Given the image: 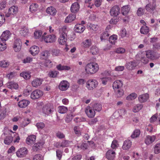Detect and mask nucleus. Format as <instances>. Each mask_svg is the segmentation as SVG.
I'll list each match as a JSON object with an SVG mask.
<instances>
[{
	"label": "nucleus",
	"mask_w": 160,
	"mask_h": 160,
	"mask_svg": "<svg viewBox=\"0 0 160 160\" xmlns=\"http://www.w3.org/2000/svg\"><path fill=\"white\" fill-rule=\"evenodd\" d=\"M99 69L98 64L95 62H91L87 64L85 67V71L88 74L92 75L96 73Z\"/></svg>",
	"instance_id": "f257e3e1"
},
{
	"label": "nucleus",
	"mask_w": 160,
	"mask_h": 160,
	"mask_svg": "<svg viewBox=\"0 0 160 160\" xmlns=\"http://www.w3.org/2000/svg\"><path fill=\"white\" fill-rule=\"evenodd\" d=\"M67 27L64 26L59 28V38L58 39L59 43L61 45H64L67 41Z\"/></svg>",
	"instance_id": "f03ea898"
},
{
	"label": "nucleus",
	"mask_w": 160,
	"mask_h": 160,
	"mask_svg": "<svg viewBox=\"0 0 160 160\" xmlns=\"http://www.w3.org/2000/svg\"><path fill=\"white\" fill-rule=\"evenodd\" d=\"M145 55L148 58L151 60L157 59L160 56V54L152 50L146 51Z\"/></svg>",
	"instance_id": "7ed1b4c3"
},
{
	"label": "nucleus",
	"mask_w": 160,
	"mask_h": 160,
	"mask_svg": "<svg viewBox=\"0 0 160 160\" xmlns=\"http://www.w3.org/2000/svg\"><path fill=\"white\" fill-rule=\"evenodd\" d=\"M54 111V106L52 104L48 103L44 106L42 108V112L46 115H49L53 113Z\"/></svg>",
	"instance_id": "20e7f679"
},
{
	"label": "nucleus",
	"mask_w": 160,
	"mask_h": 160,
	"mask_svg": "<svg viewBox=\"0 0 160 160\" xmlns=\"http://www.w3.org/2000/svg\"><path fill=\"white\" fill-rule=\"evenodd\" d=\"M98 82L95 79L89 80L86 83V87L89 90H92L98 86Z\"/></svg>",
	"instance_id": "39448f33"
},
{
	"label": "nucleus",
	"mask_w": 160,
	"mask_h": 160,
	"mask_svg": "<svg viewBox=\"0 0 160 160\" xmlns=\"http://www.w3.org/2000/svg\"><path fill=\"white\" fill-rule=\"evenodd\" d=\"M120 8L118 5L113 6L110 10V15L113 17H117L120 13Z\"/></svg>",
	"instance_id": "423d86ee"
},
{
	"label": "nucleus",
	"mask_w": 160,
	"mask_h": 160,
	"mask_svg": "<svg viewBox=\"0 0 160 160\" xmlns=\"http://www.w3.org/2000/svg\"><path fill=\"white\" fill-rule=\"evenodd\" d=\"M43 94V92L39 89L33 91L31 94L30 97L32 99H38L41 97Z\"/></svg>",
	"instance_id": "0eeeda50"
},
{
	"label": "nucleus",
	"mask_w": 160,
	"mask_h": 160,
	"mask_svg": "<svg viewBox=\"0 0 160 160\" xmlns=\"http://www.w3.org/2000/svg\"><path fill=\"white\" fill-rule=\"evenodd\" d=\"M156 0H152V2L146 5L145 8L147 11L152 13L156 8Z\"/></svg>",
	"instance_id": "6e6552de"
},
{
	"label": "nucleus",
	"mask_w": 160,
	"mask_h": 160,
	"mask_svg": "<svg viewBox=\"0 0 160 160\" xmlns=\"http://www.w3.org/2000/svg\"><path fill=\"white\" fill-rule=\"evenodd\" d=\"M42 39L45 42L47 43H51L55 41L56 36L53 34L48 35L46 36H42Z\"/></svg>",
	"instance_id": "1a4fd4ad"
},
{
	"label": "nucleus",
	"mask_w": 160,
	"mask_h": 160,
	"mask_svg": "<svg viewBox=\"0 0 160 160\" xmlns=\"http://www.w3.org/2000/svg\"><path fill=\"white\" fill-rule=\"evenodd\" d=\"M11 33L8 30H6L3 32L0 37L1 41L6 42L10 37Z\"/></svg>",
	"instance_id": "9d476101"
},
{
	"label": "nucleus",
	"mask_w": 160,
	"mask_h": 160,
	"mask_svg": "<svg viewBox=\"0 0 160 160\" xmlns=\"http://www.w3.org/2000/svg\"><path fill=\"white\" fill-rule=\"evenodd\" d=\"M28 150L26 148L24 147L19 149L16 152L17 156L19 158H23L27 154Z\"/></svg>",
	"instance_id": "9b49d317"
},
{
	"label": "nucleus",
	"mask_w": 160,
	"mask_h": 160,
	"mask_svg": "<svg viewBox=\"0 0 160 160\" xmlns=\"http://www.w3.org/2000/svg\"><path fill=\"white\" fill-rule=\"evenodd\" d=\"M22 42L20 39H16L13 44V47L15 52H18L20 50L22 47Z\"/></svg>",
	"instance_id": "f8f14e48"
},
{
	"label": "nucleus",
	"mask_w": 160,
	"mask_h": 160,
	"mask_svg": "<svg viewBox=\"0 0 160 160\" xmlns=\"http://www.w3.org/2000/svg\"><path fill=\"white\" fill-rule=\"evenodd\" d=\"M85 112L89 118H93L95 115V111L92 107L88 106L85 109Z\"/></svg>",
	"instance_id": "ddd939ff"
},
{
	"label": "nucleus",
	"mask_w": 160,
	"mask_h": 160,
	"mask_svg": "<svg viewBox=\"0 0 160 160\" xmlns=\"http://www.w3.org/2000/svg\"><path fill=\"white\" fill-rule=\"evenodd\" d=\"M123 83L122 81L119 80H117L112 84V87L114 90L116 91L117 89L122 88Z\"/></svg>",
	"instance_id": "4468645a"
},
{
	"label": "nucleus",
	"mask_w": 160,
	"mask_h": 160,
	"mask_svg": "<svg viewBox=\"0 0 160 160\" xmlns=\"http://www.w3.org/2000/svg\"><path fill=\"white\" fill-rule=\"evenodd\" d=\"M115 152L112 150L110 149L107 152L106 157L109 160H113L115 157Z\"/></svg>",
	"instance_id": "2eb2a0df"
},
{
	"label": "nucleus",
	"mask_w": 160,
	"mask_h": 160,
	"mask_svg": "<svg viewBox=\"0 0 160 160\" xmlns=\"http://www.w3.org/2000/svg\"><path fill=\"white\" fill-rule=\"evenodd\" d=\"M69 87V83L66 81L61 82L59 85V89L62 91H65Z\"/></svg>",
	"instance_id": "dca6fc26"
},
{
	"label": "nucleus",
	"mask_w": 160,
	"mask_h": 160,
	"mask_svg": "<svg viewBox=\"0 0 160 160\" xmlns=\"http://www.w3.org/2000/svg\"><path fill=\"white\" fill-rule=\"evenodd\" d=\"M36 139V136L32 135L29 136L26 140V143L28 145H32L34 143Z\"/></svg>",
	"instance_id": "f3484780"
},
{
	"label": "nucleus",
	"mask_w": 160,
	"mask_h": 160,
	"mask_svg": "<svg viewBox=\"0 0 160 160\" xmlns=\"http://www.w3.org/2000/svg\"><path fill=\"white\" fill-rule=\"evenodd\" d=\"M39 51V48L35 45L32 46L31 47L29 50V52L33 56L37 54L38 53Z\"/></svg>",
	"instance_id": "a211bd4d"
},
{
	"label": "nucleus",
	"mask_w": 160,
	"mask_h": 160,
	"mask_svg": "<svg viewBox=\"0 0 160 160\" xmlns=\"http://www.w3.org/2000/svg\"><path fill=\"white\" fill-rule=\"evenodd\" d=\"M156 138L154 136H147L145 140V142L147 145H148L154 142Z\"/></svg>",
	"instance_id": "6ab92c4d"
},
{
	"label": "nucleus",
	"mask_w": 160,
	"mask_h": 160,
	"mask_svg": "<svg viewBox=\"0 0 160 160\" xmlns=\"http://www.w3.org/2000/svg\"><path fill=\"white\" fill-rule=\"evenodd\" d=\"M80 6L78 2H75L72 5L70 10L72 12L74 13L77 12L79 10Z\"/></svg>",
	"instance_id": "aec40b11"
},
{
	"label": "nucleus",
	"mask_w": 160,
	"mask_h": 160,
	"mask_svg": "<svg viewBox=\"0 0 160 160\" xmlns=\"http://www.w3.org/2000/svg\"><path fill=\"white\" fill-rule=\"evenodd\" d=\"M131 141L129 139H127L124 141L122 148L123 150H128L131 147Z\"/></svg>",
	"instance_id": "412c9836"
},
{
	"label": "nucleus",
	"mask_w": 160,
	"mask_h": 160,
	"mask_svg": "<svg viewBox=\"0 0 160 160\" xmlns=\"http://www.w3.org/2000/svg\"><path fill=\"white\" fill-rule=\"evenodd\" d=\"M30 103V102L26 99L20 100L18 103V106L20 108H25Z\"/></svg>",
	"instance_id": "4be33fe9"
},
{
	"label": "nucleus",
	"mask_w": 160,
	"mask_h": 160,
	"mask_svg": "<svg viewBox=\"0 0 160 160\" xmlns=\"http://www.w3.org/2000/svg\"><path fill=\"white\" fill-rule=\"evenodd\" d=\"M136 66V63L134 61L128 62L126 64V68L129 70H132L134 69Z\"/></svg>",
	"instance_id": "5701e85b"
},
{
	"label": "nucleus",
	"mask_w": 160,
	"mask_h": 160,
	"mask_svg": "<svg viewBox=\"0 0 160 160\" xmlns=\"http://www.w3.org/2000/svg\"><path fill=\"white\" fill-rule=\"evenodd\" d=\"M7 87L11 89H17L18 88V84L14 82H10L7 83Z\"/></svg>",
	"instance_id": "b1692460"
},
{
	"label": "nucleus",
	"mask_w": 160,
	"mask_h": 160,
	"mask_svg": "<svg viewBox=\"0 0 160 160\" xmlns=\"http://www.w3.org/2000/svg\"><path fill=\"white\" fill-rule=\"evenodd\" d=\"M75 31L76 32L82 33L85 29V27L82 24H77L75 27Z\"/></svg>",
	"instance_id": "393cba45"
},
{
	"label": "nucleus",
	"mask_w": 160,
	"mask_h": 160,
	"mask_svg": "<svg viewBox=\"0 0 160 160\" xmlns=\"http://www.w3.org/2000/svg\"><path fill=\"white\" fill-rule=\"evenodd\" d=\"M148 98V93H145L140 95L138 98L139 102L143 103L147 101Z\"/></svg>",
	"instance_id": "a878e982"
},
{
	"label": "nucleus",
	"mask_w": 160,
	"mask_h": 160,
	"mask_svg": "<svg viewBox=\"0 0 160 160\" xmlns=\"http://www.w3.org/2000/svg\"><path fill=\"white\" fill-rule=\"evenodd\" d=\"M42 79L36 78L32 82V85L33 87H37L40 86L42 83Z\"/></svg>",
	"instance_id": "bb28decb"
},
{
	"label": "nucleus",
	"mask_w": 160,
	"mask_h": 160,
	"mask_svg": "<svg viewBox=\"0 0 160 160\" xmlns=\"http://www.w3.org/2000/svg\"><path fill=\"white\" fill-rule=\"evenodd\" d=\"M46 12L47 13L52 16H54L56 13L57 11L54 7L51 6L47 8Z\"/></svg>",
	"instance_id": "cd10ccee"
},
{
	"label": "nucleus",
	"mask_w": 160,
	"mask_h": 160,
	"mask_svg": "<svg viewBox=\"0 0 160 160\" xmlns=\"http://www.w3.org/2000/svg\"><path fill=\"white\" fill-rule=\"evenodd\" d=\"M92 41L91 39H86L83 41L82 43V47L85 48H88L92 45Z\"/></svg>",
	"instance_id": "c85d7f7f"
},
{
	"label": "nucleus",
	"mask_w": 160,
	"mask_h": 160,
	"mask_svg": "<svg viewBox=\"0 0 160 160\" xmlns=\"http://www.w3.org/2000/svg\"><path fill=\"white\" fill-rule=\"evenodd\" d=\"M76 17V16L75 14H70L66 18L65 22V23L72 22L75 19Z\"/></svg>",
	"instance_id": "c756f323"
},
{
	"label": "nucleus",
	"mask_w": 160,
	"mask_h": 160,
	"mask_svg": "<svg viewBox=\"0 0 160 160\" xmlns=\"http://www.w3.org/2000/svg\"><path fill=\"white\" fill-rule=\"evenodd\" d=\"M13 141V138L12 134H9L7 136L4 141V143L6 145H9Z\"/></svg>",
	"instance_id": "7c9ffc66"
},
{
	"label": "nucleus",
	"mask_w": 160,
	"mask_h": 160,
	"mask_svg": "<svg viewBox=\"0 0 160 160\" xmlns=\"http://www.w3.org/2000/svg\"><path fill=\"white\" fill-rule=\"evenodd\" d=\"M38 8V5L36 3H33L29 7V10L32 13H34L37 12Z\"/></svg>",
	"instance_id": "2f4dec72"
},
{
	"label": "nucleus",
	"mask_w": 160,
	"mask_h": 160,
	"mask_svg": "<svg viewBox=\"0 0 160 160\" xmlns=\"http://www.w3.org/2000/svg\"><path fill=\"white\" fill-rule=\"evenodd\" d=\"M11 132L12 133V136L13 142L15 143H18L20 140V138L18 134L12 131H11Z\"/></svg>",
	"instance_id": "473e14b6"
},
{
	"label": "nucleus",
	"mask_w": 160,
	"mask_h": 160,
	"mask_svg": "<svg viewBox=\"0 0 160 160\" xmlns=\"http://www.w3.org/2000/svg\"><path fill=\"white\" fill-rule=\"evenodd\" d=\"M149 32V28L147 26L143 25L141 27L140 29V32L141 34H147Z\"/></svg>",
	"instance_id": "72a5a7b5"
},
{
	"label": "nucleus",
	"mask_w": 160,
	"mask_h": 160,
	"mask_svg": "<svg viewBox=\"0 0 160 160\" xmlns=\"http://www.w3.org/2000/svg\"><path fill=\"white\" fill-rule=\"evenodd\" d=\"M43 144L42 142H38L35 143L32 147V150L34 151H37L42 147Z\"/></svg>",
	"instance_id": "f704fd0d"
},
{
	"label": "nucleus",
	"mask_w": 160,
	"mask_h": 160,
	"mask_svg": "<svg viewBox=\"0 0 160 160\" xmlns=\"http://www.w3.org/2000/svg\"><path fill=\"white\" fill-rule=\"evenodd\" d=\"M56 68L58 71L64 70H69L70 69V67L67 65H62L61 64H59L57 66Z\"/></svg>",
	"instance_id": "c9c22d12"
},
{
	"label": "nucleus",
	"mask_w": 160,
	"mask_h": 160,
	"mask_svg": "<svg viewBox=\"0 0 160 160\" xmlns=\"http://www.w3.org/2000/svg\"><path fill=\"white\" fill-rule=\"evenodd\" d=\"M20 33L21 36L25 37L28 34L29 30L26 27H24L21 28Z\"/></svg>",
	"instance_id": "e433bc0d"
},
{
	"label": "nucleus",
	"mask_w": 160,
	"mask_h": 160,
	"mask_svg": "<svg viewBox=\"0 0 160 160\" xmlns=\"http://www.w3.org/2000/svg\"><path fill=\"white\" fill-rule=\"evenodd\" d=\"M141 133L140 130L138 129H135L132 132V134L131 136V137L132 138H134L138 137Z\"/></svg>",
	"instance_id": "4c0bfd02"
},
{
	"label": "nucleus",
	"mask_w": 160,
	"mask_h": 160,
	"mask_svg": "<svg viewBox=\"0 0 160 160\" xmlns=\"http://www.w3.org/2000/svg\"><path fill=\"white\" fill-rule=\"evenodd\" d=\"M94 111L99 112L100 111L102 108V105L98 103H96L93 104L92 107Z\"/></svg>",
	"instance_id": "58836bf2"
},
{
	"label": "nucleus",
	"mask_w": 160,
	"mask_h": 160,
	"mask_svg": "<svg viewBox=\"0 0 160 160\" xmlns=\"http://www.w3.org/2000/svg\"><path fill=\"white\" fill-rule=\"evenodd\" d=\"M18 10V8L17 7H16L15 6H13L9 8L8 12L10 15H13L17 13Z\"/></svg>",
	"instance_id": "ea45409f"
},
{
	"label": "nucleus",
	"mask_w": 160,
	"mask_h": 160,
	"mask_svg": "<svg viewBox=\"0 0 160 160\" xmlns=\"http://www.w3.org/2000/svg\"><path fill=\"white\" fill-rule=\"evenodd\" d=\"M142 107L143 105L142 104H137L134 106L132 109V111L134 112H137L141 110Z\"/></svg>",
	"instance_id": "a19ab883"
},
{
	"label": "nucleus",
	"mask_w": 160,
	"mask_h": 160,
	"mask_svg": "<svg viewBox=\"0 0 160 160\" xmlns=\"http://www.w3.org/2000/svg\"><path fill=\"white\" fill-rule=\"evenodd\" d=\"M117 36L115 35H113L109 37V41L110 43L112 44H115L117 42Z\"/></svg>",
	"instance_id": "79ce46f5"
},
{
	"label": "nucleus",
	"mask_w": 160,
	"mask_h": 160,
	"mask_svg": "<svg viewBox=\"0 0 160 160\" xmlns=\"http://www.w3.org/2000/svg\"><path fill=\"white\" fill-rule=\"evenodd\" d=\"M20 76L25 79H29L31 77L30 73L29 72H22L20 73Z\"/></svg>",
	"instance_id": "37998d69"
},
{
	"label": "nucleus",
	"mask_w": 160,
	"mask_h": 160,
	"mask_svg": "<svg viewBox=\"0 0 160 160\" xmlns=\"http://www.w3.org/2000/svg\"><path fill=\"white\" fill-rule=\"evenodd\" d=\"M58 109V112L61 113H64L66 112L68 110L67 108L64 106H59Z\"/></svg>",
	"instance_id": "c03bdc74"
},
{
	"label": "nucleus",
	"mask_w": 160,
	"mask_h": 160,
	"mask_svg": "<svg viewBox=\"0 0 160 160\" xmlns=\"http://www.w3.org/2000/svg\"><path fill=\"white\" fill-rule=\"evenodd\" d=\"M98 48L96 46H93L90 48V52L93 55H96L99 52Z\"/></svg>",
	"instance_id": "a18cd8bd"
},
{
	"label": "nucleus",
	"mask_w": 160,
	"mask_h": 160,
	"mask_svg": "<svg viewBox=\"0 0 160 160\" xmlns=\"http://www.w3.org/2000/svg\"><path fill=\"white\" fill-rule=\"evenodd\" d=\"M129 8L128 6H123L122 9V14L124 15H126L129 12Z\"/></svg>",
	"instance_id": "49530a36"
},
{
	"label": "nucleus",
	"mask_w": 160,
	"mask_h": 160,
	"mask_svg": "<svg viewBox=\"0 0 160 160\" xmlns=\"http://www.w3.org/2000/svg\"><path fill=\"white\" fill-rule=\"evenodd\" d=\"M137 97V95L135 93H132L128 95L126 98V99L128 101L133 100Z\"/></svg>",
	"instance_id": "de8ad7c7"
},
{
	"label": "nucleus",
	"mask_w": 160,
	"mask_h": 160,
	"mask_svg": "<svg viewBox=\"0 0 160 160\" xmlns=\"http://www.w3.org/2000/svg\"><path fill=\"white\" fill-rule=\"evenodd\" d=\"M50 54L49 51H45L42 52L41 53V57L43 59H46L48 58L50 56Z\"/></svg>",
	"instance_id": "09e8293b"
},
{
	"label": "nucleus",
	"mask_w": 160,
	"mask_h": 160,
	"mask_svg": "<svg viewBox=\"0 0 160 160\" xmlns=\"http://www.w3.org/2000/svg\"><path fill=\"white\" fill-rule=\"evenodd\" d=\"M43 65L46 67L48 68H51L52 66V61L49 60H46L43 63Z\"/></svg>",
	"instance_id": "8fccbe9b"
},
{
	"label": "nucleus",
	"mask_w": 160,
	"mask_h": 160,
	"mask_svg": "<svg viewBox=\"0 0 160 160\" xmlns=\"http://www.w3.org/2000/svg\"><path fill=\"white\" fill-rule=\"evenodd\" d=\"M72 142V141L63 140L61 142L62 147L63 148L68 147L69 145Z\"/></svg>",
	"instance_id": "3c124183"
},
{
	"label": "nucleus",
	"mask_w": 160,
	"mask_h": 160,
	"mask_svg": "<svg viewBox=\"0 0 160 160\" xmlns=\"http://www.w3.org/2000/svg\"><path fill=\"white\" fill-rule=\"evenodd\" d=\"M6 112V110L5 108H3L2 111H0V120H2L5 118Z\"/></svg>",
	"instance_id": "603ef678"
},
{
	"label": "nucleus",
	"mask_w": 160,
	"mask_h": 160,
	"mask_svg": "<svg viewBox=\"0 0 160 160\" xmlns=\"http://www.w3.org/2000/svg\"><path fill=\"white\" fill-rule=\"evenodd\" d=\"M116 92V94L118 97H121L124 94L123 90L122 88L117 89Z\"/></svg>",
	"instance_id": "864d4df0"
},
{
	"label": "nucleus",
	"mask_w": 160,
	"mask_h": 160,
	"mask_svg": "<svg viewBox=\"0 0 160 160\" xmlns=\"http://www.w3.org/2000/svg\"><path fill=\"white\" fill-rule=\"evenodd\" d=\"M109 36L108 32L106 31L102 33L101 35L100 39L101 41L105 40L108 38Z\"/></svg>",
	"instance_id": "5fc2aeb1"
},
{
	"label": "nucleus",
	"mask_w": 160,
	"mask_h": 160,
	"mask_svg": "<svg viewBox=\"0 0 160 160\" xmlns=\"http://www.w3.org/2000/svg\"><path fill=\"white\" fill-rule=\"evenodd\" d=\"M59 72L56 71H52L49 72L48 75L51 78H54L58 74Z\"/></svg>",
	"instance_id": "6e6d98bb"
},
{
	"label": "nucleus",
	"mask_w": 160,
	"mask_h": 160,
	"mask_svg": "<svg viewBox=\"0 0 160 160\" xmlns=\"http://www.w3.org/2000/svg\"><path fill=\"white\" fill-rule=\"evenodd\" d=\"M118 146L119 144L117 141L114 140L112 142L111 147L113 149H116L118 147Z\"/></svg>",
	"instance_id": "4d7b16f0"
},
{
	"label": "nucleus",
	"mask_w": 160,
	"mask_h": 160,
	"mask_svg": "<svg viewBox=\"0 0 160 160\" xmlns=\"http://www.w3.org/2000/svg\"><path fill=\"white\" fill-rule=\"evenodd\" d=\"M145 11V10L144 8H139L137 11V15L138 16H141L144 14Z\"/></svg>",
	"instance_id": "13d9d810"
},
{
	"label": "nucleus",
	"mask_w": 160,
	"mask_h": 160,
	"mask_svg": "<svg viewBox=\"0 0 160 160\" xmlns=\"http://www.w3.org/2000/svg\"><path fill=\"white\" fill-rule=\"evenodd\" d=\"M7 48L6 42H2L0 41V51H3Z\"/></svg>",
	"instance_id": "bf43d9fd"
},
{
	"label": "nucleus",
	"mask_w": 160,
	"mask_h": 160,
	"mask_svg": "<svg viewBox=\"0 0 160 160\" xmlns=\"http://www.w3.org/2000/svg\"><path fill=\"white\" fill-rule=\"evenodd\" d=\"M9 65V62L5 60L0 61V67L6 68L8 67Z\"/></svg>",
	"instance_id": "052dcab7"
},
{
	"label": "nucleus",
	"mask_w": 160,
	"mask_h": 160,
	"mask_svg": "<svg viewBox=\"0 0 160 160\" xmlns=\"http://www.w3.org/2000/svg\"><path fill=\"white\" fill-rule=\"evenodd\" d=\"M125 49L123 48H117L115 51L117 53L122 54L125 52Z\"/></svg>",
	"instance_id": "680f3d73"
},
{
	"label": "nucleus",
	"mask_w": 160,
	"mask_h": 160,
	"mask_svg": "<svg viewBox=\"0 0 160 160\" xmlns=\"http://www.w3.org/2000/svg\"><path fill=\"white\" fill-rule=\"evenodd\" d=\"M36 126L38 129H42L44 127L45 124L43 122H39L37 123Z\"/></svg>",
	"instance_id": "e2e57ef3"
},
{
	"label": "nucleus",
	"mask_w": 160,
	"mask_h": 160,
	"mask_svg": "<svg viewBox=\"0 0 160 160\" xmlns=\"http://www.w3.org/2000/svg\"><path fill=\"white\" fill-rule=\"evenodd\" d=\"M43 158L42 155L38 154L35 155L33 158V160H43Z\"/></svg>",
	"instance_id": "0e129e2a"
},
{
	"label": "nucleus",
	"mask_w": 160,
	"mask_h": 160,
	"mask_svg": "<svg viewBox=\"0 0 160 160\" xmlns=\"http://www.w3.org/2000/svg\"><path fill=\"white\" fill-rule=\"evenodd\" d=\"M160 152V143L157 144L154 148V152L158 153Z\"/></svg>",
	"instance_id": "69168bd1"
},
{
	"label": "nucleus",
	"mask_w": 160,
	"mask_h": 160,
	"mask_svg": "<svg viewBox=\"0 0 160 160\" xmlns=\"http://www.w3.org/2000/svg\"><path fill=\"white\" fill-rule=\"evenodd\" d=\"M72 118L73 117L72 114L68 115L65 118V121L68 123L69 122L72 120Z\"/></svg>",
	"instance_id": "338daca9"
},
{
	"label": "nucleus",
	"mask_w": 160,
	"mask_h": 160,
	"mask_svg": "<svg viewBox=\"0 0 160 160\" xmlns=\"http://www.w3.org/2000/svg\"><path fill=\"white\" fill-rule=\"evenodd\" d=\"M42 34L41 31H36L34 32V36L36 38H38L41 36Z\"/></svg>",
	"instance_id": "774afa93"
}]
</instances>
